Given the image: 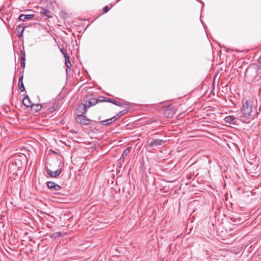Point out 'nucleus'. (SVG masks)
I'll list each match as a JSON object with an SVG mask.
<instances>
[{"label":"nucleus","instance_id":"ddd939ff","mask_svg":"<svg viewBox=\"0 0 261 261\" xmlns=\"http://www.w3.org/2000/svg\"><path fill=\"white\" fill-rule=\"evenodd\" d=\"M42 108V105L40 104H33L32 110L35 112H39Z\"/></svg>","mask_w":261,"mask_h":261},{"label":"nucleus","instance_id":"2f4dec72","mask_svg":"<svg viewBox=\"0 0 261 261\" xmlns=\"http://www.w3.org/2000/svg\"><path fill=\"white\" fill-rule=\"evenodd\" d=\"M198 1H200V0H198Z\"/></svg>","mask_w":261,"mask_h":261},{"label":"nucleus","instance_id":"7c9ffc66","mask_svg":"<svg viewBox=\"0 0 261 261\" xmlns=\"http://www.w3.org/2000/svg\"><path fill=\"white\" fill-rule=\"evenodd\" d=\"M120 0H117V2H118L119 1H120Z\"/></svg>","mask_w":261,"mask_h":261},{"label":"nucleus","instance_id":"6e6552de","mask_svg":"<svg viewBox=\"0 0 261 261\" xmlns=\"http://www.w3.org/2000/svg\"><path fill=\"white\" fill-rule=\"evenodd\" d=\"M23 104L27 107H31L33 108L32 102H31L30 97L28 95H26L23 99L22 100Z\"/></svg>","mask_w":261,"mask_h":261},{"label":"nucleus","instance_id":"4468645a","mask_svg":"<svg viewBox=\"0 0 261 261\" xmlns=\"http://www.w3.org/2000/svg\"><path fill=\"white\" fill-rule=\"evenodd\" d=\"M24 29H25V27H21L20 25H18L17 27L16 30L19 33L18 37L19 38H21V37L22 36L23 33L24 31Z\"/></svg>","mask_w":261,"mask_h":261},{"label":"nucleus","instance_id":"f8f14e48","mask_svg":"<svg viewBox=\"0 0 261 261\" xmlns=\"http://www.w3.org/2000/svg\"><path fill=\"white\" fill-rule=\"evenodd\" d=\"M25 53L23 50L20 51V56H21V66L22 67H24L25 66Z\"/></svg>","mask_w":261,"mask_h":261},{"label":"nucleus","instance_id":"f3484780","mask_svg":"<svg viewBox=\"0 0 261 261\" xmlns=\"http://www.w3.org/2000/svg\"><path fill=\"white\" fill-rule=\"evenodd\" d=\"M127 112V110H124L123 111H121L118 113L115 116H116L117 119L119 118L121 116L123 115L126 114Z\"/></svg>","mask_w":261,"mask_h":261},{"label":"nucleus","instance_id":"0eeeda50","mask_svg":"<svg viewBox=\"0 0 261 261\" xmlns=\"http://www.w3.org/2000/svg\"><path fill=\"white\" fill-rule=\"evenodd\" d=\"M46 173L47 174H48L51 177H56L58 176H59L61 173V169H58L55 171H52L49 169H47L46 170Z\"/></svg>","mask_w":261,"mask_h":261},{"label":"nucleus","instance_id":"f03ea898","mask_svg":"<svg viewBox=\"0 0 261 261\" xmlns=\"http://www.w3.org/2000/svg\"><path fill=\"white\" fill-rule=\"evenodd\" d=\"M167 141L162 139L149 138L146 142L145 147L148 151L151 152L155 147L164 145Z\"/></svg>","mask_w":261,"mask_h":261},{"label":"nucleus","instance_id":"412c9836","mask_svg":"<svg viewBox=\"0 0 261 261\" xmlns=\"http://www.w3.org/2000/svg\"><path fill=\"white\" fill-rule=\"evenodd\" d=\"M60 51L62 53V54L64 55V57L68 56L67 51L64 48H61L60 49Z\"/></svg>","mask_w":261,"mask_h":261},{"label":"nucleus","instance_id":"aec40b11","mask_svg":"<svg viewBox=\"0 0 261 261\" xmlns=\"http://www.w3.org/2000/svg\"><path fill=\"white\" fill-rule=\"evenodd\" d=\"M18 86H19V89H20V90L21 92H23L24 91L25 88H24L23 83H18Z\"/></svg>","mask_w":261,"mask_h":261},{"label":"nucleus","instance_id":"20e7f679","mask_svg":"<svg viewBox=\"0 0 261 261\" xmlns=\"http://www.w3.org/2000/svg\"><path fill=\"white\" fill-rule=\"evenodd\" d=\"M98 102L97 99L95 98H91L87 101L85 105H84L83 108V113H86L87 111L86 107H91L95 105Z\"/></svg>","mask_w":261,"mask_h":261},{"label":"nucleus","instance_id":"9b49d317","mask_svg":"<svg viewBox=\"0 0 261 261\" xmlns=\"http://www.w3.org/2000/svg\"><path fill=\"white\" fill-rule=\"evenodd\" d=\"M40 13L48 18L52 17L50 12L46 9L42 8L40 10Z\"/></svg>","mask_w":261,"mask_h":261},{"label":"nucleus","instance_id":"c756f323","mask_svg":"<svg viewBox=\"0 0 261 261\" xmlns=\"http://www.w3.org/2000/svg\"><path fill=\"white\" fill-rule=\"evenodd\" d=\"M248 69H247L246 70V72H245V74L247 73V72L248 71Z\"/></svg>","mask_w":261,"mask_h":261},{"label":"nucleus","instance_id":"39448f33","mask_svg":"<svg viewBox=\"0 0 261 261\" xmlns=\"http://www.w3.org/2000/svg\"><path fill=\"white\" fill-rule=\"evenodd\" d=\"M46 186L47 187L52 190L53 191H57L61 189V187L60 185L57 184L53 181H47L46 182Z\"/></svg>","mask_w":261,"mask_h":261},{"label":"nucleus","instance_id":"bb28decb","mask_svg":"<svg viewBox=\"0 0 261 261\" xmlns=\"http://www.w3.org/2000/svg\"><path fill=\"white\" fill-rule=\"evenodd\" d=\"M200 2H201V3H202V4H204V3H203V2H202V1H200Z\"/></svg>","mask_w":261,"mask_h":261},{"label":"nucleus","instance_id":"a878e982","mask_svg":"<svg viewBox=\"0 0 261 261\" xmlns=\"http://www.w3.org/2000/svg\"><path fill=\"white\" fill-rule=\"evenodd\" d=\"M200 2H201V3H202V4H204V3H203V2H202V1H200Z\"/></svg>","mask_w":261,"mask_h":261},{"label":"nucleus","instance_id":"393cba45","mask_svg":"<svg viewBox=\"0 0 261 261\" xmlns=\"http://www.w3.org/2000/svg\"><path fill=\"white\" fill-rule=\"evenodd\" d=\"M258 61L260 63H261V56L258 58Z\"/></svg>","mask_w":261,"mask_h":261},{"label":"nucleus","instance_id":"b1692460","mask_svg":"<svg viewBox=\"0 0 261 261\" xmlns=\"http://www.w3.org/2000/svg\"><path fill=\"white\" fill-rule=\"evenodd\" d=\"M22 80H23V76L22 75L19 78L18 83H23Z\"/></svg>","mask_w":261,"mask_h":261},{"label":"nucleus","instance_id":"f257e3e1","mask_svg":"<svg viewBox=\"0 0 261 261\" xmlns=\"http://www.w3.org/2000/svg\"><path fill=\"white\" fill-rule=\"evenodd\" d=\"M241 111L244 116L248 119H253L259 114L257 112L256 108H253V102L251 99H247L243 103Z\"/></svg>","mask_w":261,"mask_h":261},{"label":"nucleus","instance_id":"6ab92c4d","mask_svg":"<svg viewBox=\"0 0 261 261\" xmlns=\"http://www.w3.org/2000/svg\"><path fill=\"white\" fill-rule=\"evenodd\" d=\"M108 98L100 96L98 97V99L97 100L98 101H99L100 102H109V101H107Z\"/></svg>","mask_w":261,"mask_h":261},{"label":"nucleus","instance_id":"cd10ccee","mask_svg":"<svg viewBox=\"0 0 261 261\" xmlns=\"http://www.w3.org/2000/svg\"><path fill=\"white\" fill-rule=\"evenodd\" d=\"M200 2H201V3H202V4H204V3H203V2H202V1H200Z\"/></svg>","mask_w":261,"mask_h":261},{"label":"nucleus","instance_id":"2eb2a0df","mask_svg":"<svg viewBox=\"0 0 261 261\" xmlns=\"http://www.w3.org/2000/svg\"><path fill=\"white\" fill-rule=\"evenodd\" d=\"M65 59V65L67 68H70L71 67V63L69 60V56L68 55L64 57Z\"/></svg>","mask_w":261,"mask_h":261},{"label":"nucleus","instance_id":"dca6fc26","mask_svg":"<svg viewBox=\"0 0 261 261\" xmlns=\"http://www.w3.org/2000/svg\"><path fill=\"white\" fill-rule=\"evenodd\" d=\"M107 101H109V102H111V103H113L114 105L117 106H122V103L120 102L115 100H114V99H111V98H108Z\"/></svg>","mask_w":261,"mask_h":261},{"label":"nucleus","instance_id":"423d86ee","mask_svg":"<svg viewBox=\"0 0 261 261\" xmlns=\"http://www.w3.org/2000/svg\"><path fill=\"white\" fill-rule=\"evenodd\" d=\"M224 121L225 122L229 124H236V119L234 116L232 115H229L227 116H226L224 118Z\"/></svg>","mask_w":261,"mask_h":261},{"label":"nucleus","instance_id":"7ed1b4c3","mask_svg":"<svg viewBox=\"0 0 261 261\" xmlns=\"http://www.w3.org/2000/svg\"><path fill=\"white\" fill-rule=\"evenodd\" d=\"M75 119L77 123L82 125H88L91 122V120L83 115H78Z\"/></svg>","mask_w":261,"mask_h":261},{"label":"nucleus","instance_id":"9d476101","mask_svg":"<svg viewBox=\"0 0 261 261\" xmlns=\"http://www.w3.org/2000/svg\"><path fill=\"white\" fill-rule=\"evenodd\" d=\"M35 16L34 14H20L19 17L18 19L20 21H24L26 19H32Z\"/></svg>","mask_w":261,"mask_h":261},{"label":"nucleus","instance_id":"4be33fe9","mask_svg":"<svg viewBox=\"0 0 261 261\" xmlns=\"http://www.w3.org/2000/svg\"><path fill=\"white\" fill-rule=\"evenodd\" d=\"M109 8H108V7L107 6H105L103 8V11L105 13H107L109 11Z\"/></svg>","mask_w":261,"mask_h":261},{"label":"nucleus","instance_id":"5701e85b","mask_svg":"<svg viewBox=\"0 0 261 261\" xmlns=\"http://www.w3.org/2000/svg\"><path fill=\"white\" fill-rule=\"evenodd\" d=\"M229 50H231V51H237V52H243V51H244L243 50H234V49H229V48H228V49H227V51H229Z\"/></svg>","mask_w":261,"mask_h":261},{"label":"nucleus","instance_id":"a211bd4d","mask_svg":"<svg viewBox=\"0 0 261 261\" xmlns=\"http://www.w3.org/2000/svg\"><path fill=\"white\" fill-rule=\"evenodd\" d=\"M129 148H126L123 152L122 154V157L123 158V159H125L126 158V156L127 155V154H128V153L129 152Z\"/></svg>","mask_w":261,"mask_h":261},{"label":"nucleus","instance_id":"c85d7f7f","mask_svg":"<svg viewBox=\"0 0 261 261\" xmlns=\"http://www.w3.org/2000/svg\"><path fill=\"white\" fill-rule=\"evenodd\" d=\"M200 2H201V3H202V4H204V3H203V2H202V1H200Z\"/></svg>","mask_w":261,"mask_h":261},{"label":"nucleus","instance_id":"1a4fd4ad","mask_svg":"<svg viewBox=\"0 0 261 261\" xmlns=\"http://www.w3.org/2000/svg\"><path fill=\"white\" fill-rule=\"evenodd\" d=\"M117 120L116 116L112 117L111 118L101 121L100 123L103 125H108L112 123Z\"/></svg>","mask_w":261,"mask_h":261}]
</instances>
